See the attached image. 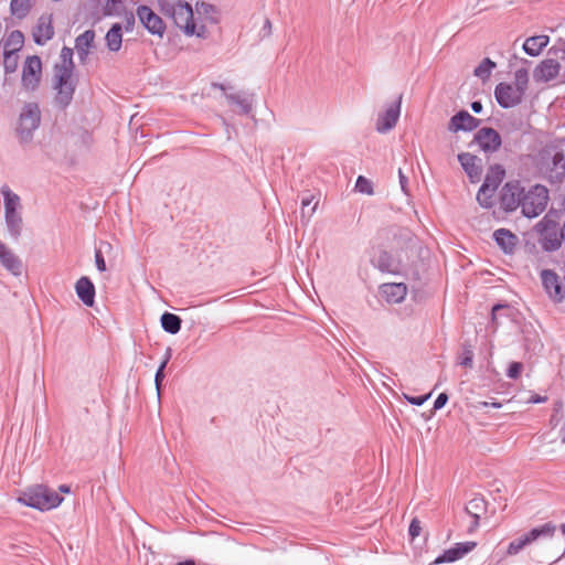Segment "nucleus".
<instances>
[{
	"label": "nucleus",
	"instance_id": "f257e3e1",
	"mask_svg": "<svg viewBox=\"0 0 565 565\" xmlns=\"http://www.w3.org/2000/svg\"><path fill=\"white\" fill-rule=\"evenodd\" d=\"M540 172L551 185L565 182V150L558 145H550L540 154Z\"/></svg>",
	"mask_w": 565,
	"mask_h": 565
},
{
	"label": "nucleus",
	"instance_id": "f03ea898",
	"mask_svg": "<svg viewBox=\"0 0 565 565\" xmlns=\"http://www.w3.org/2000/svg\"><path fill=\"white\" fill-rule=\"evenodd\" d=\"M18 502L44 512L57 508L63 502V497L45 484H35L24 490Z\"/></svg>",
	"mask_w": 565,
	"mask_h": 565
},
{
	"label": "nucleus",
	"instance_id": "7ed1b4c3",
	"mask_svg": "<svg viewBox=\"0 0 565 565\" xmlns=\"http://www.w3.org/2000/svg\"><path fill=\"white\" fill-rule=\"evenodd\" d=\"M557 212L550 211L535 225L539 233V244L544 252L558 250L564 243L562 227L559 226Z\"/></svg>",
	"mask_w": 565,
	"mask_h": 565
},
{
	"label": "nucleus",
	"instance_id": "20e7f679",
	"mask_svg": "<svg viewBox=\"0 0 565 565\" xmlns=\"http://www.w3.org/2000/svg\"><path fill=\"white\" fill-rule=\"evenodd\" d=\"M4 204V224L10 237L18 241L23 231L20 196L4 184L0 188Z\"/></svg>",
	"mask_w": 565,
	"mask_h": 565
},
{
	"label": "nucleus",
	"instance_id": "39448f33",
	"mask_svg": "<svg viewBox=\"0 0 565 565\" xmlns=\"http://www.w3.org/2000/svg\"><path fill=\"white\" fill-rule=\"evenodd\" d=\"M41 124V110L38 103L31 102L22 107L17 126V136L20 143H29L33 140L34 131Z\"/></svg>",
	"mask_w": 565,
	"mask_h": 565
},
{
	"label": "nucleus",
	"instance_id": "423d86ee",
	"mask_svg": "<svg viewBox=\"0 0 565 565\" xmlns=\"http://www.w3.org/2000/svg\"><path fill=\"white\" fill-rule=\"evenodd\" d=\"M548 190L545 185L534 184L522 191L521 212L527 218H534L542 214L548 202Z\"/></svg>",
	"mask_w": 565,
	"mask_h": 565
},
{
	"label": "nucleus",
	"instance_id": "0eeeda50",
	"mask_svg": "<svg viewBox=\"0 0 565 565\" xmlns=\"http://www.w3.org/2000/svg\"><path fill=\"white\" fill-rule=\"evenodd\" d=\"M158 4L161 13L170 18L175 26L183 30V33H185V26L194 21L193 9L191 4L184 0H159Z\"/></svg>",
	"mask_w": 565,
	"mask_h": 565
},
{
	"label": "nucleus",
	"instance_id": "6e6552de",
	"mask_svg": "<svg viewBox=\"0 0 565 565\" xmlns=\"http://www.w3.org/2000/svg\"><path fill=\"white\" fill-rule=\"evenodd\" d=\"M540 278L547 297L554 303H562L565 300V286L557 273L553 269H542Z\"/></svg>",
	"mask_w": 565,
	"mask_h": 565
},
{
	"label": "nucleus",
	"instance_id": "1a4fd4ad",
	"mask_svg": "<svg viewBox=\"0 0 565 565\" xmlns=\"http://www.w3.org/2000/svg\"><path fill=\"white\" fill-rule=\"evenodd\" d=\"M525 93L522 87L505 82H500L494 88V97L501 108L509 109L520 105Z\"/></svg>",
	"mask_w": 565,
	"mask_h": 565
},
{
	"label": "nucleus",
	"instance_id": "9d476101",
	"mask_svg": "<svg viewBox=\"0 0 565 565\" xmlns=\"http://www.w3.org/2000/svg\"><path fill=\"white\" fill-rule=\"evenodd\" d=\"M522 191L519 181H509L501 188L499 202L504 213L514 212L521 206Z\"/></svg>",
	"mask_w": 565,
	"mask_h": 565
},
{
	"label": "nucleus",
	"instance_id": "9b49d317",
	"mask_svg": "<svg viewBox=\"0 0 565 565\" xmlns=\"http://www.w3.org/2000/svg\"><path fill=\"white\" fill-rule=\"evenodd\" d=\"M54 89L56 90L54 96L55 106L65 110L72 103L76 89V82L72 77H65L62 75H54Z\"/></svg>",
	"mask_w": 565,
	"mask_h": 565
},
{
	"label": "nucleus",
	"instance_id": "f8f14e48",
	"mask_svg": "<svg viewBox=\"0 0 565 565\" xmlns=\"http://www.w3.org/2000/svg\"><path fill=\"white\" fill-rule=\"evenodd\" d=\"M42 62L38 55L28 56L23 67L21 83L25 90L34 92L40 84Z\"/></svg>",
	"mask_w": 565,
	"mask_h": 565
},
{
	"label": "nucleus",
	"instance_id": "ddd939ff",
	"mask_svg": "<svg viewBox=\"0 0 565 565\" xmlns=\"http://www.w3.org/2000/svg\"><path fill=\"white\" fill-rule=\"evenodd\" d=\"M137 15L142 26L152 35L162 38L166 32L163 20L148 6L137 7Z\"/></svg>",
	"mask_w": 565,
	"mask_h": 565
},
{
	"label": "nucleus",
	"instance_id": "4468645a",
	"mask_svg": "<svg viewBox=\"0 0 565 565\" xmlns=\"http://www.w3.org/2000/svg\"><path fill=\"white\" fill-rule=\"evenodd\" d=\"M401 104L402 96H399L395 102L390 104L385 111L379 115L375 125L377 132L385 134L396 126L401 115Z\"/></svg>",
	"mask_w": 565,
	"mask_h": 565
},
{
	"label": "nucleus",
	"instance_id": "2eb2a0df",
	"mask_svg": "<svg viewBox=\"0 0 565 565\" xmlns=\"http://www.w3.org/2000/svg\"><path fill=\"white\" fill-rule=\"evenodd\" d=\"M475 142L484 152H495L501 147L502 140L500 134L491 127L479 129L473 138Z\"/></svg>",
	"mask_w": 565,
	"mask_h": 565
},
{
	"label": "nucleus",
	"instance_id": "dca6fc26",
	"mask_svg": "<svg viewBox=\"0 0 565 565\" xmlns=\"http://www.w3.org/2000/svg\"><path fill=\"white\" fill-rule=\"evenodd\" d=\"M477 543L467 541L456 543L452 547L445 550L441 554H439L434 564H444V563H452L460 558H462L466 554L471 552L476 547Z\"/></svg>",
	"mask_w": 565,
	"mask_h": 565
},
{
	"label": "nucleus",
	"instance_id": "f3484780",
	"mask_svg": "<svg viewBox=\"0 0 565 565\" xmlns=\"http://www.w3.org/2000/svg\"><path fill=\"white\" fill-rule=\"evenodd\" d=\"M480 122V119L473 117L467 110H459L450 118L449 130L452 132H470L477 129Z\"/></svg>",
	"mask_w": 565,
	"mask_h": 565
},
{
	"label": "nucleus",
	"instance_id": "a211bd4d",
	"mask_svg": "<svg viewBox=\"0 0 565 565\" xmlns=\"http://www.w3.org/2000/svg\"><path fill=\"white\" fill-rule=\"evenodd\" d=\"M458 161L472 183L481 180L482 167L480 158L469 152H461L458 154Z\"/></svg>",
	"mask_w": 565,
	"mask_h": 565
},
{
	"label": "nucleus",
	"instance_id": "6ab92c4d",
	"mask_svg": "<svg viewBox=\"0 0 565 565\" xmlns=\"http://www.w3.org/2000/svg\"><path fill=\"white\" fill-rule=\"evenodd\" d=\"M54 36L51 15H41L33 28L32 38L36 45H44Z\"/></svg>",
	"mask_w": 565,
	"mask_h": 565
},
{
	"label": "nucleus",
	"instance_id": "aec40b11",
	"mask_svg": "<svg viewBox=\"0 0 565 565\" xmlns=\"http://www.w3.org/2000/svg\"><path fill=\"white\" fill-rule=\"evenodd\" d=\"M492 238L505 255H512L519 244V237L512 231L504 227L495 230Z\"/></svg>",
	"mask_w": 565,
	"mask_h": 565
},
{
	"label": "nucleus",
	"instance_id": "412c9836",
	"mask_svg": "<svg viewBox=\"0 0 565 565\" xmlns=\"http://www.w3.org/2000/svg\"><path fill=\"white\" fill-rule=\"evenodd\" d=\"M75 292L78 299L86 307H93L95 303L96 288L92 279L87 276H82L75 282Z\"/></svg>",
	"mask_w": 565,
	"mask_h": 565
},
{
	"label": "nucleus",
	"instance_id": "4be33fe9",
	"mask_svg": "<svg viewBox=\"0 0 565 565\" xmlns=\"http://www.w3.org/2000/svg\"><path fill=\"white\" fill-rule=\"evenodd\" d=\"M381 294L388 303H399L407 295V286L404 282H388L381 286Z\"/></svg>",
	"mask_w": 565,
	"mask_h": 565
},
{
	"label": "nucleus",
	"instance_id": "5701e85b",
	"mask_svg": "<svg viewBox=\"0 0 565 565\" xmlns=\"http://www.w3.org/2000/svg\"><path fill=\"white\" fill-rule=\"evenodd\" d=\"M371 262L382 273L396 275L401 271V263L384 249L380 250L379 256Z\"/></svg>",
	"mask_w": 565,
	"mask_h": 565
},
{
	"label": "nucleus",
	"instance_id": "b1692460",
	"mask_svg": "<svg viewBox=\"0 0 565 565\" xmlns=\"http://www.w3.org/2000/svg\"><path fill=\"white\" fill-rule=\"evenodd\" d=\"M465 511L472 518L470 531L477 529L481 516L487 512V501L482 497H475L468 501Z\"/></svg>",
	"mask_w": 565,
	"mask_h": 565
},
{
	"label": "nucleus",
	"instance_id": "393cba45",
	"mask_svg": "<svg viewBox=\"0 0 565 565\" xmlns=\"http://www.w3.org/2000/svg\"><path fill=\"white\" fill-rule=\"evenodd\" d=\"M74 51L72 47L63 46L60 53L61 62L55 64V75H62L65 77H72L75 64L73 61Z\"/></svg>",
	"mask_w": 565,
	"mask_h": 565
},
{
	"label": "nucleus",
	"instance_id": "a878e982",
	"mask_svg": "<svg viewBox=\"0 0 565 565\" xmlns=\"http://www.w3.org/2000/svg\"><path fill=\"white\" fill-rule=\"evenodd\" d=\"M95 31L89 29L84 31L75 39V49L81 62H85L89 55V50L94 45Z\"/></svg>",
	"mask_w": 565,
	"mask_h": 565
},
{
	"label": "nucleus",
	"instance_id": "bb28decb",
	"mask_svg": "<svg viewBox=\"0 0 565 565\" xmlns=\"http://www.w3.org/2000/svg\"><path fill=\"white\" fill-rule=\"evenodd\" d=\"M225 98L230 104L238 106L242 115L248 116L253 110L254 94L252 93L225 94Z\"/></svg>",
	"mask_w": 565,
	"mask_h": 565
},
{
	"label": "nucleus",
	"instance_id": "cd10ccee",
	"mask_svg": "<svg viewBox=\"0 0 565 565\" xmlns=\"http://www.w3.org/2000/svg\"><path fill=\"white\" fill-rule=\"evenodd\" d=\"M550 38L547 35H534L527 38L523 43V51L529 56H537L548 45Z\"/></svg>",
	"mask_w": 565,
	"mask_h": 565
},
{
	"label": "nucleus",
	"instance_id": "c85d7f7f",
	"mask_svg": "<svg viewBox=\"0 0 565 565\" xmlns=\"http://www.w3.org/2000/svg\"><path fill=\"white\" fill-rule=\"evenodd\" d=\"M561 71V64L554 58H546L542 61L536 67V75L545 81L550 82L557 77Z\"/></svg>",
	"mask_w": 565,
	"mask_h": 565
},
{
	"label": "nucleus",
	"instance_id": "c756f323",
	"mask_svg": "<svg viewBox=\"0 0 565 565\" xmlns=\"http://www.w3.org/2000/svg\"><path fill=\"white\" fill-rule=\"evenodd\" d=\"M106 46L110 52H118L122 44V25L114 23L105 35Z\"/></svg>",
	"mask_w": 565,
	"mask_h": 565
},
{
	"label": "nucleus",
	"instance_id": "7c9ffc66",
	"mask_svg": "<svg viewBox=\"0 0 565 565\" xmlns=\"http://www.w3.org/2000/svg\"><path fill=\"white\" fill-rule=\"evenodd\" d=\"M555 525L552 522H546L540 526L531 529L529 532L524 533V537L527 543L531 544L539 539L552 537L555 533Z\"/></svg>",
	"mask_w": 565,
	"mask_h": 565
},
{
	"label": "nucleus",
	"instance_id": "2f4dec72",
	"mask_svg": "<svg viewBox=\"0 0 565 565\" xmlns=\"http://www.w3.org/2000/svg\"><path fill=\"white\" fill-rule=\"evenodd\" d=\"M0 263L13 276L18 277L22 274V263L10 248L0 256Z\"/></svg>",
	"mask_w": 565,
	"mask_h": 565
},
{
	"label": "nucleus",
	"instance_id": "473e14b6",
	"mask_svg": "<svg viewBox=\"0 0 565 565\" xmlns=\"http://www.w3.org/2000/svg\"><path fill=\"white\" fill-rule=\"evenodd\" d=\"M161 328L169 334H177L181 330L182 320L178 315L163 312L160 318Z\"/></svg>",
	"mask_w": 565,
	"mask_h": 565
},
{
	"label": "nucleus",
	"instance_id": "72a5a7b5",
	"mask_svg": "<svg viewBox=\"0 0 565 565\" xmlns=\"http://www.w3.org/2000/svg\"><path fill=\"white\" fill-rule=\"evenodd\" d=\"M34 6V0H11L10 13L18 20L25 19Z\"/></svg>",
	"mask_w": 565,
	"mask_h": 565
},
{
	"label": "nucleus",
	"instance_id": "f704fd0d",
	"mask_svg": "<svg viewBox=\"0 0 565 565\" xmlns=\"http://www.w3.org/2000/svg\"><path fill=\"white\" fill-rule=\"evenodd\" d=\"M2 43L4 51H13V53H18L23 46L24 35L21 31L14 30L2 39Z\"/></svg>",
	"mask_w": 565,
	"mask_h": 565
},
{
	"label": "nucleus",
	"instance_id": "c9c22d12",
	"mask_svg": "<svg viewBox=\"0 0 565 565\" xmlns=\"http://www.w3.org/2000/svg\"><path fill=\"white\" fill-rule=\"evenodd\" d=\"M505 171L501 164L491 166L483 182H488L490 190H497L504 178Z\"/></svg>",
	"mask_w": 565,
	"mask_h": 565
},
{
	"label": "nucleus",
	"instance_id": "e433bc0d",
	"mask_svg": "<svg viewBox=\"0 0 565 565\" xmlns=\"http://www.w3.org/2000/svg\"><path fill=\"white\" fill-rule=\"evenodd\" d=\"M196 10L199 14L203 15L211 24L218 23L217 8L214 4L209 2H198Z\"/></svg>",
	"mask_w": 565,
	"mask_h": 565
},
{
	"label": "nucleus",
	"instance_id": "4c0bfd02",
	"mask_svg": "<svg viewBox=\"0 0 565 565\" xmlns=\"http://www.w3.org/2000/svg\"><path fill=\"white\" fill-rule=\"evenodd\" d=\"M494 192V190H490L488 182H483L477 193V201L480 204V206L484 209L492 207Z\"/></svg>",
	"mask_w": 565,
	"mask_h": 565
},
{
	"label": "nucleus",
	"instance_id": "58836bf2",
	"mask_svg": "<svg viewBox=\"0 0 565 565\" xmlns=\"http://www.w3.org/2000/svg\"><path fill=\"white\" fill-rule=\"evenodd\" d=\"M497 64L489 57L482 60V62L475 68L473 75L482 81H487Z\"/></svg>",
	"mask_w": 565,
	"mask_h": 565
},
{
	"label": "nucleus",
	"instance_id": "ea45409f",
	"mask_svg": "<svg viewBox=\"0 0 565 565\" xmlns=\"http://www.w3.org/2000/svg\"><path fill=\"white\" fill-rule=\"evenodd\" d=\"M475 353L472 347L469 343L461 345V353L458 358V364L463 367L471 369L473 366Z\"/></svg>",
	"mask_w": 565,
	"mask_h": 565
},
{
	"label": "nucleus",
	"instance_id": "a19ab883",
	"mask_svg": "<svg viewBox=\"0 0 565 565\" xmlns=\"http://www.w3.org/2000/svg\"><path fill=\"white\" fill-rule=\"evenodd\" d=\"M19 56L13 51H3V68L6 74L14 73L18 70Z\"/></svg>",
	"mask_w": 565,
	"mask_h": 565
},
{
	"label": "nucleus",
	"instance_id": "79ce46f5",
	"mask_svg": "<svg viewBox=\"0 0 565 565\" xmlns=\"http://www.w3.org/2000/svg\"><path fill=\"white\" fill-rule=\"evenodd\" d=\"M185 35L188 36H196L199 39H206L207 38V30L204 24L196 25L194 22L191 24H188L185 26Z\"/></svg>",
	"mask_w": 565,
	"mask_h": 565
},
{
	"label": "nucleus",
	"instance_id": "37998d69",
	"mask_svg": "<svg viewBox=\"0 0 565 565\" xmlns=\"http://www.w3.org/2000/svg\"><path fill=\"white\" fill-rule=\"evenodd\" d=\"M526 545H529L524 535H521L520 537L511 541L507 548L508 555H516L520 553Z\"/></svg>",
	"mask_w": 565,
	"mask_h": 565
},
{
	"label": "nucleus",
	"instance_id": "c03bdc74",
	"mask_svg": "<svg viewBox=\"0 0 565 565\" xmlns=\"http://www.w3.org/2000/svg\"><path fill=\"white\" fill-rule=\"evenodd\" d=\"M124 7L121 0H107L103 9L105 17H113L119 13V9Z\"/></svg>",
	"mask_w": 565,
	"mask_h": 565
},
{
	"label": "nucleus",
	"instance_id": "a18cd8bd",
	"mask_svg": "<svg viewBox=\"0 0 565 565\" xmlns=\"http://www.w3.org/2000/svg\"><path fill=\"white\" fill-rule=\"evenodd\" d=\"M515 87H522V92L525 93L529 84V73L525 68H519L514 73Z\"/></svg>",
	"mask_w": 565,
	"mask_h": 565
},
{
	"label": "nucleus",
	"instance_id": "49530a36",
	"mask_svg": "<svg viewBox=\"0 0 565 565\" xmlns=\"http://www.w3.org/2000/svg\"><path fill=\"white\" fill-rule=\"evenodd\" d=\"M355 189L360 193L373 194L372 182L370 180H367L366 178H364L363 175L358 177L356 182H355Z\"/></svg>",
	"mask_w": 565,
	"mask_h": 565
},
{
	"label": "nucleus",
	"instance_id": "de8ad7c7",
	"mask_svg": "<svg viewBox=\"0 0 565 565\" xmlns=\"http://www.w3.org/2000/svg\"><path fill=\"white\" fill-rule=\"evenodd\" d=\"M510 310V306L507 305V303H497L492 307V310H491V321L493 323H497L499 317H501L503 313V311H509Z\"/></svg>",
	"mask_w": 565,
	"mask_h": 565
},
{
	"label": "nucleus",
	"instance_id": "09e8293b",
	"mask_svg": "<svg viewBox=\"0 0 565 565\" xmlns=\"http://www.w3.org/2000/svg\"><path fill=\"white\" fill-rule=\"evenodd\" d=\"M433 392H429L428 394L418 395V396H408L405 395L406 401L414 406H422L424 405L429 397L431 396Z\"/></svg>",
	"mask_w": 565,
	"mask_h": 565
},
{
	"label": "nucleus",
	"instance_id": "8fccbe9b",
	"mask_svg": "<svg viewBox=\"0 0 565 565\" xmlns=\"http://www.w3.org/2000/svg\"><path fill=\"white\" fill-rule=\"evenodd\" d=\"M522 363L520 362H511L509 364V367L507 370V376L509 379H512V380H515L520 376L521 374V371H522Z\"/></svg>",
	"mask_w": 565,
	"mask_h": 565
},
{
	"label": "nucleus",
	"instance_id": "3c124183",
	"mask_svg": "<svg viewBox=\"0 0 565 565\" xmlns=\"http://www.w3.org/2000/svg\"><path fill=\"white\" fill-rule=\"evenodd\" d=\"M164 365H159L157 371H156V374H154V385H156V390L158 392V395H160V390H161V386H162V382H163V379H164Z\"/></svg>",
	"mask_w": 565,
	"mask_h": 565
},
{
	"label": "nucleus",
	"instance_id": "603ef678",
	"mask_svg": "<svg viewBox=\"0 0 565 565\" xmlns=\"http://www.w3.org/2000/svg\"><path fill=\"white\" fill-rule=\"evenodd\" d=\"M94 258H95V265H96L97 270L99 273L106 271V269H107L106 263H105V258H104V255L100 249H95Z\"/></svg>",
	"mask_w": 565,
	"mask_h": 565
},
{
	"label": "nucleus",
	"instance_id": "864d4df0",
	"mask_svg": "<svg viewBox=\"0 0 565 565\" xmlns=\"http://www.w3.org/2000/svg\"><path fill=\"white\" fill-rule=\"evenodd\" d=\"M422 526L420 522L417 519H413L408 526V534L412 539L417 537L420 534Z\"/></svg>",
	"mask_w": 565,
	"mask_h": 565
},
{
	"label": "nucleus",
	"instance_id": "5fc2aeb1",
	"mask_svg": "<svg viewBox=\"0 0 565 565\" xmlns=\"http://www.w3.org/2000/svg\"><path fill=\"white\" fill-rule=\"evenodd\" d=\"M124 29L126 32H131L134 30V26H135V23H136V19H135V15L131 11L129 12H126L125 13V19H124Z\"/></svg>",
	"mask_w": 565,
	"mask_h": 565
},
{
	"label": "nucleus",
	"instance_id": "6e6d98bb",
	"mask_svg": "<svg viewBox=\"0 0 565 565\" xmlns=\"http://www.w3.org/2000/svg\"><path fill=\"white\" fill-rule=\"evenodd\" d=\"M449 396L446 392L440 393L434 402V409H441L448 402Z\"/></svg>",
	"mask_w": 565,
	"mask_h": 565
},
{
	"label": "nucleus",
	"instance_id": "4d7b16f0",
	"mask_svg": "<svg viewBox=\"0 0 565 565\" xmlns=\"http://www.w3.org/2000/svg\"><path fill=\"white\" fill-rule=\"evenodd\" d=\"M550 53H553L554 55H556L557 57L565 62V41L559 46L554 45L550 50Z\"/></svg>",
	"mask_w": 565,
	"mask_h": 565
},
{
	"label": "nucleus",
	"instance_id": "13d9d810",
	"mask_svg": "<svg viewBox=\"0 0 565 565\" xmlns=\"http://www.w3.org/2000/svg\"><path fill=\"white\" fill-rule=\"evenodd\" d=\"M546 401H547V396L539 395V394H533L529 398V403H531V404H541V403H545Z\"/></svg>",
	"mask_w": 565,
	"mask_h": 565
},
{
	"label": "nucleus",
	"instance_id": "bf43d9fd",
	"mask_svg": "<svg viewBox=\"0 0 565 565\" xmlns=\"http://www.w3.org/2000/svg\"><path fill=\"white\" fill-rule=\"evenodd\" d=\"M172 356V349L170 347H168L166 349V352L163 354V358H162V361L160 362L159 365H164V369L167 367V364L169 363L170 359Z\"/></svg>",
	"mask_w": 565,
	"mask_h": 565
},
{
	"label": "nucleus",
	"instance_id": "052dcab7",
	"mask_svg": "<svg viewBox=\"0 0 565 565\" xmlns=\"http://www.w3.org/2000/svg\"><path fill=\"white\" fill-rule=\"evenodd\" d=\"M470 107L475 114H480L483 109L482 103L480 100L472 102Z\"/></svg>",
	"mask_w": 565,
	"mask_h": 565
},
{
	"label": "nucleus",
	"instance_id": "680f3d73",
	"mask_svg": "<svg viewBox=\"0 0 565 565\" xmlns=\"http://www.w3.org/2000/svg\"><path fill=\"white\" fill-rule=\"evenodd\" d=\"M398 178H399V183H401V188L402 190L405 192L406 191V185L408 183V180L407 178L403 174L402 170L399 169L398 171Z\"/></svg>",
	"mask_w": 565,
	"mask_h": 565
},
{
	"label": "nucleus",
	"instance_id": "e2e57ef3",
	"mask_svg": "<svg viewBox=\"0 0 565 565\" xmlns=\"http://www.w3.org/2000/svg\"><path fill=\"white\" fill-rule=\"evenodd\" d=\"M263 31H264V32H265V34H267V35H268V34H270V32H271V22H270V20H269V19H266V20L264 21Z\"/></svg>",
	"mask_w": 565,
	"mask_h": 565
},
{
	"label": "nucleus",
	"instance_id": "0e129e2a",
	"mask_svg": "<svg viewBox=\"0 0 565 565\" xmlns=\"http://www.w3.org/2000/svg\"><path fill=\"white\" fill-rule=\"evenodd\" d=\"M312 200H313V196L303 198L301 201L302 210H305L307 206H309L311 204Z\"/></svg>",
	"mask_w": 565,
	"mask_h": 565
},
{
	"label": "nucleus",
	"instance_id": "69168bd1",
	"mask_svg": "<svg viewBox=\"0 0 565 565\" xmlns=\"http://www.w3.org/2000/svg\"><path fill=\"white\" fill-rule=\"evenodd\" d=\"M177 565H195V561L192 558H188V559L179 562Z\"/></svg>",
	"mask_w": 565,
	"mask_h": 565
},
{
	"label": "nucleus",
	"instance_id": "338daca9",
	"mask_svg": "<svg viewBox=\"0 0 565 565\" xmlns=\"http://www.w3.org/2000/svg\"><path fill=\"white\" fill-rule=\"evenodd\" d=\"M212 87L213 88H217L220 90H225L226 89V85L223 84V83H212Z\"/></svg>",
	"mask_w": 565,
	"mask_h": 565
},
{
	"label": "nucleus",
	"instance_id": "774afa93",
	"mask_svg": "<svg viewBox=\"0 0 565 565\" xmlns=\"http://www.w3.org/2000/svg\"><path fill=\"white\" fill-rule=\"evenodd\" d=\"M561 441L565 444V425L559 429Z\"/></svg>",
	"mask_w": 565,
	"mask_h": 565
}]
</instances>
